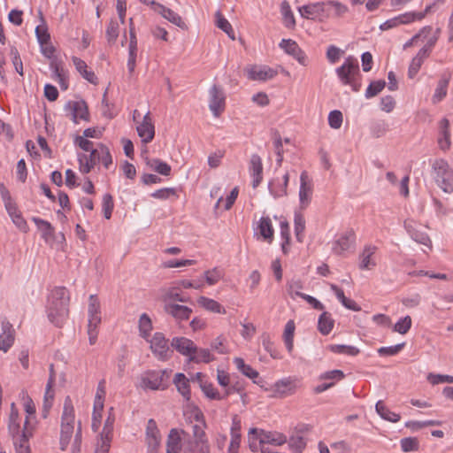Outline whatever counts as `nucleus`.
Listing matches in <instances>:
<instances>
[{
  "label": "nucleus",
  "instance_id": "nucleus-1",
  "mask_svg": "<svg viewBox=\"0 0 453 453\" xmlns=\"http://www.w3.org/2000/svg\"><path fill=\"white\" fill-rule=\"evenodd\" d=\"M69 300V292L65 287L55 288L48 298V318L58 327H61L68 318Z\"/></svg>",
  "mask_w": 453,
  "mask_h": 453
},
{
  "label": "nucleus",
  "instance_id": "nucleus-2",
  "mask_svg": "<svg viewBox=\"0 0 453 453\" xmlns=\"http://www.w3.org/2000/svg\"><path fill=\"white\" fill-rule=\"evenodd\" d=\"M335 72L342 85L350 86L354 92L360 90V70L356 58L348 57L343 64L336 68Z\"/></svg>",
  "mask_w": 453,
  "mask_h": 453
},
{
  "label": "nucleus",
  "instance_id": "nucleus-3",
  "mask_svg": "<svg viewBox=\"0 0 453 453\" xmlns=\"http://www.w3.org/2000/svg\"><path fill=\"white\" fill-rule=\"evenodd\" d=\"M74 408L70 396H66L64 401L63 413L61 416L60 430V449L65 450L74 429Z\"/></svg>",
  "mask_w": 453,
  "mask_h": 453
},
{
  "label": "nucleus",
  "instance_id": "nucleus-4",
  "mask_svg": "<svg viewBox=\"0 0 453 453\" xmlns=\"http://www.w3.org/2000/svg\"><path fill=\"white\" fill-rule=\"evenodd\" d=\"M433 177L436 184L445 193L453 192V171L447 161L437 159L432 165Z\"/></svg>",
  "mask_w": 453,
  "mask_h": 453
},
{
  "label": "nucleus",
  "instance_id": "nucleus-5",
  "mask_svg": "<svg viewBox=\"0 0 453 453\" xmlns=\"http://www.w3.org/2000/svg\"><path fill=\"white\" fill-rule=\"evenodd\" d=\"M443 4V0H435L433 4L426 6L424 12H406L392 19L387 20L385 23L381 25L380 27L381 29H388L399 24H408L414 20H420L424 19L426 14L435 12Z\"/></svg>",
  "mask_w": 453,
  "mask_h": 453
},
{
  "label": "nucleus",
  "instance_id": "nucleus-6",
  "mask_svg": "<svg viewBox=\"0 0 453 453\" xmlns=\"http://www.w3.org/2000/svg\"><path fill=\"white\" fill-rule=\"evenodd\" d=\"M150 349L160 361L170 359L173 353V349L169 347L168 340L159 332L155 333L150 340Z\"/></svg>",
  "mask_w": 453,
  "mask_h": 453
},
{
  "label": "nucleus",
  "instance_id": "nucleus-7",
  "mask_svg": "<svg viewBox=\"0 0 453 453\" xmlns=\"http://www.w3.org/2000/svg\"><path fill=\"white\" fill-rule=\"evenodd\" d=\"M65 115L75 124L81 120L89 121L88 104L84 100L68 101L65 105Z\"/></svg>",
  "mask_w": 453,
  "mask_h": 453
},
{
  "label": "nucleus",
  "instance_id": "nucleus-8",
  "mask_svg": "<svg viewBox=\"0 0 453 453\" xmlns=\"http://www.w3.org/2000/svg\"><path fill=\"white\" fill-rule=\"evenodd\" d=\"M145 441L148 453H157L161 445V434L156 421L150 418L145 431Z\"/></svg>",
  "mask_w": 453,
  "mask_h": 453
},
{
  "label": "nucleus",
  "instance_id": "nucleus-9",
  "mask_svg": "<svg viewBox=\"0 0 453 453\" xmlns=\"http://www.w3.org/2000/svg\"><path fill=\"white\" fill-rule=\"evenodd\" d=\"M301 16L313 20H323L326 15V3H314L299 8Z\"/></svg>",
  "mask_w": 453,
  "mask_h": 453
},
{
  "label": "nucleus",
  "instance_id": "nucleus-10",
  "mask_svg": "<svg viewBox=\"0 0 453 453\" xmlns=\"http://www.w3.org/2000/svg\"><path fill=\"white\" fill-rule=\"evenodd\" d=\"M165 375V371H148L141 377V387L151 390L164 389L162 385Z\"/></svg>",
  "mask_w": 453,
  "mask_h": 453
},
{
  "label": "nucleus",
  "instance_id": "nucleus-11",
  "mask_svg": "<svg viewBox=\"0 0 453 453\" xmlns=\"http://www.w3.org/2000/svg\"><path fill=\"white\" fill-rule=\"evenodd\" d=\"M313 192V185L309 179L307 173L304 171L300 176L299 200L303 209L306 208L311 201Z\"/></svg>",
  "mask_w": 453,
  "mask_h": 453
},
{
  "label": "nucleus",
  "instance_id": "nucleus-12",
  "mask_svg": "<svg viewBox=\"0 0 453 453\" xmlns=\"http://www.w3.org/2000/svg\"><path fill=\"white\" fill-rule=\"evenodd\" d=\"M210 110L215 117H219L225 109V96L216 85L210 89Z\"/></svg>",
  "mask_w": 453,
  "mask_h": 453
},
{
  "label": "nucleus",
  "instance_id": "nucleus-13",
  "mask_svg": "<svg viewBox=\"0 0 453 453\" xmlns=\"http://www.w3.org/2000/svg\"><path fill=\"white\" fill-rule=\"evenodd\" d=\"M33 436V431L28 426V418L24 423L21 435L13 438L16 453H31L28 444L29 439Z\"/></svg>",
  "mask_w": 453,
  "mask_h": 453
},
{
  "label": "nucleus",
  "instance_id": "nucleus-14",
  "mask_svg": "<svg viewBox=\"0 0 453 453\" xmlns=\"http://www.w3.org/2000/svg\"><path fill=\"white\" fill-rule=\"evenodd\" d=\"M279 46L288 55L296 58L302 65H306V55L298 46L296 42L291 39H282Z\"/></svg>",
  "mask_w": 453,
  "mask_h": 453
},
{
  "label": "nucleus",
  "instance_id": "nucleus-15",
  "mask_svg": "<svg viewBox=\"0 0 453 453\" xmlns=\"http://www.w3.org/2000/svg\"><path fill=\"white\" fill-rule=\"evenodd\" d=\"M136 130L143 143H149L153 140L155 127L151 121L150 112L144 115L142 122L137 126Z\"/></svg>",
  "mask_w": 453,
  "mask_h": 453
},
{
  "label": "nucleus",
  "instance_id": "nucleus-16",
  "mask_svg": "<svg viewBox=\"0 0 453 453\" xmlns=\"http://www.w3.org/2000/svg\"><path fill=\"white\" fill-rule=\"evenodd\" d=\"M171 347L182 356L188 357V360H190L192 354L196 350V346L194 342L186 337L173 338Z\"/></svg>",
  "mask_w": 453,
  "mask_h": 453
},
{
  "label": "nucleus",
  "instance_id": "nucleus-17",
  "mask_svg": "<svg viewBox=\"0 0 453 453\" xmlns=\"http://www.w3.org/2000/svg\"><path fill=\"white\" fill-rule=\"evenodd\" d=\"M403 226L412 240L425 246L431 247V240L429 236L427 234L418 229V225L414 220L406 219Z\"/></svg>",
  "mask_w": 453,
  "mask_h": 453
},
{
  "label": "nucleus",
  "instance_id": "nucleus-18",
  "mask_svg": "<svg viewBox=\"0 0 453 453\" xmlns=\"http://www.w3.org/2000/svg\"><path fill=\"white\" fill-rule=\"evenodd\" d=\"M248 78L251 81H267L276 76L277 72L267 66L251 65L247 68Z\"/></svg>",
  "mask_w": 453,
  "mask_h": 453
},
{
  "label": "nucleus",
  "instance_id": "nucleus-19",
  "mask_svg": "<svg viewBox=\"0 0 453 453\" xmlns=\"http://www.w3.org/2000/svg\"><path fill=\"white\" fill-rule=\"evenodd\" d=\"M356 240V234L353 229L346 231L339 239H337L333 245V251L341 255L344 251L350 249Z\"/></svg>",
  "mask_w": 453,
  "mask_h": 453
},
{
  "label": "nucleus",
  "instance_id": "nucleus-20",
  "mask_svg": "<svg viewBox=\"0 0 453 453\" xmlns=\"http://www.w3.org/2000/svg\"><path fill=\"white\" fill-rule=\"evenodd\" d=\"M250 173L252 177V187L256 188L263 180L262 159L257 154H253L250 157Z\"/></svg>",
  "mask_w": 453,
  "mask_h": 453
},
{
  "label": "nucleus",
  "instance_id": "nucleus-21",
  "mask_svg": "<svg viewBox=\"0 0 453 453\" xmlns=\"http://www.w3.org/2000/svg\"><path fill=\"white\" fill-rule=\"evenodd\" d=\"M14 330L12 325L7 321H2V334H0V350L6 352L13 344Z\"/></svg>",
  "mask_w": 453,
  "mask_h": 453
},
{
  "label": "nucleus",
  "instance_id": "nucleus-22",
  "mask_svg": "<svg viewBox=\"0 0 453 453\" xmlns=\"http://www.w3.org/2000/svg\"><path fill=\"white\" fill-rule=\"evenodd\" d=\"M164 310L177 320H187L192 313V310L188 306L176 303H165Z\"/></svg>",
  "mask_w": 453,
  "mask_h": 453
},
{
  "label": "nucleus",
  "instance_id": "nucleus-23",
  "mask_svg": "<svg viewBox=\"0 0 453 453\" xmlns=\"http://www.w3.org/2000/svg\"><path fill=\"white\" fill-rule=\"evenodd\" d=\"M180 431L177 428H172L168 434L166 440V453H180L181 449V437Z\"/></svg>",
  "mask_w": 453,
  "mask_h": 453
},
{
  "label": "nucleus",
  "instance_id": "nucleus-24",
  "mask_svg": "<svg viewBox=\"0 0 453 453\" xmlns=\"http://www.w3.org/2000/svg\"><path fill=\"white\" fill-rule=\"evenodd\" d=\"M289 180V174L286 173L282 177V182L275 179L269 182V190L273 197H282L287 196V187Z\"/></svg>",
  "mask_w": 453,
  "mask_h": 453
},
{
  "label": "nucleus",
  "instance_id": "nucleus-25",
  "mask_svg": "<svg viewBox=\"0 0 453 453\" xmlns=\"http://www.w3.org/2000/svg\"><path fill=\"white\" fill-rule=\"evenodd\" d=\"M257 229L265 241L269 243L273 242L274 230L269 217H262L258 221Z\"/></svg>",
  "mask_w": 453,
  "mask_h": 453
},
{
  "label": "nucleus",
  "instance_id": "nucleus-26",
  "mask_svg": "<svg viewBox=\"0 0 453 453\" xmlns=\"http://www.w3.org/2000/svg\"><path fill=\"white\" fill-rule=\"evenodd\" d=\"M8 431H9V434L12 436V438L21 435L19 411L16 408L14 403H12L11 404V411H10L9 422H8Z\"/></svg>",
  "mask_w": 453,
  "mask_h": 453
},
{
  "label": "nucleus",
  "instance_id": "nucleus-27",
  "mask_svg": "<svg viewBox=\"0 0 453 453\" xmlns=\"http://www.w3.org/2000/svg\"><path fill=\"white\" fill-rule=\"evenodd\" d=\"M153 5H155L154 10L160 13L165 19H168L173 24L181 27L184 23L182 21L181 17L174 12L173 10L160 4H157L155 2L151 3Z\"/></svg>",
  "mask_w": 453,
  "mask_h": 453
},
{
  "label": "nucleus",
  "instance_id": "nucleus-28",
  "mask_svg": "<svg viewBox=\"0 0 453 453\" xmlns=\"http://www.w3.org/2000/svg\"><path fill=\"white\" fill-rule=\"evenodd\" d=\"M88 319L92 324L101 323L100 302L96 295H90L88 298Z\"/></svg>",
  "mask_w": 453,
  "mask_h": 453
},
{
  "label": "nucleus",
  "instance_id": "nucleus-29",
  "mask_svg": "<svg viewBox=\"0 0 453 453\" xmlns=\"http://www.w3.org/2000/svg\"><path fill=\"white\" fill-rule=\"evenodd\" d=\"M180 288V287L177 285L176 287H171L162 290L161 299L165 304L171 303L170 301H178L181 303L189 301L188 297H185L179 293Z\"/></svg>",
  "mask_w": 453,
  "mask_h": 453
},
{
  "label": "nucleus",
  "instance_id": "nucleus-30",
  "mask_svg": "<svg viewBox=\"0 0 453 453\" xmlns=\"http://www.w3.org/2000/svg\"><path fill=\"white\" fill-rule=\"evenodd\" d=\"M173 383L179 393L185 398V400L189 401L191 394L188 379L183 373L179 372L175 374Z\"/></svg>",
  "mask_w": 453,
  "mask_h": 453
},
{
  "label": "nucleus",
  "instance_id": "nucleus-31",
  "mask_svg": "<svg viewBox=\"0 0 453 453\" xmlns=\"http://www.w3.org/2000/svg\"><path fill=\"white\" fill-rule=\"evenodd\" d=\"M438 143L441 150H446L450 146L449 122L444 118L440 121V136Z\"/></svg>",
  "mask_w": 453,
  "mask_h": 453
},
{
  "label": "nucleus",
  "instance_id": "nucleus-32",
  "mask_svg": "<svg viewBox=\"0 0 453 453\" xmlns=\"http://www.w3.org/2000/svg\"><path fill=\"white\" fill-rule=\"evenodd\" d=\"M429 56L426 55V50H419L417 55L412 58L409 69H408V77L410 79H413L417 73H418L421 65H423L424 61L428 58Z\"/></svg>",
  "mask_w": 453,
  "mask_h": 453
},
{
  "label": "nucleus",
  "instance_id": "nucleus-33",
  "mask_svg": "<svg viewBox=\"0 0 453 453\" xmlns=\"http://www.w3.org/2000/svg\"><path fill=\"white\" fill-rule=\"evenodd\" d=\"M376 249L377 248L375 246H366L360 255V269L371 270L376 265L375 261L372 259V256L375 253Z\"/></svg>",
  "mask_w": 453,
  "mask_h": 453
},
{
  "label": "nucleus",
  "instance_id": "nucleus-34",
  "mask_svg": "<svg viewBox=\"0 0 453 453\" xmlns=\"http://www.w3.org/2000/svg\"><path fill=\"white\" fill-rule=\"evenodd\" d=\"M73 63L76 68V70L81 74V76L86 79L90 83L96 84L97 78L94 72L87 70V64L81 59L80 58L73 57Z\"/></svg>",
  "mask_w": 453,
  "mask_h": 453
},
{
  "label": "nucleus",
  "instance_id": "nucleus-35",
  "mask_svg": "<svg viewBox=\"0 0 453 453\" xmlns=\"http://www.w3.org/2000/svg\"><path fill=\"white\" fill-rule=\"evenodd\" d=\"M334 325V320L332 318V315L324 311L320 314L318 321V330L323 335H327L333 330Z\"/></svg>",
  "mask_w": 453,
  "mask_h": 453
},
{
  "label": "nucleus",
  "instance_id": "nucleus-36",
  "mask_svg": "<svg viewBox=\"0 0 453 453\" xmlns=\"http://www.w3.org/2000/svg\"><path fill=\"white\" fill-rule=\"evenodd\" d=\"M33 221L42 232V237L46 242L52 241L54 239L55 230L50 222L35 217L33 218Z\"/></svg>",
  "mask_w": 453,
  "mask_h": 453
},
{
  "label": "nucleus",
  "instance_id": "nucleus-37",
  "mask_svg": "<svg viewBox=\"0 0 453 453\" xmlns=\"http://www.w3.org/2000/svg\"><path fill=\"white\" fill-rule=\"evenodd\" d=\"M197 303L201 307L204 308L205 310H207L209 311L219 313V314L226 313L225 308L219 303H218L217 301H215L213 299H211V298H208L205 296H200L197 299Z\"/></svg>",
  "mask_w": 453,
  "mask_h": 453
},
{
  "label": "nucleus",
  "instance_id": "nucleus-38",
  "mask_svg": "<svg viewBox=\"0 0 453 453\" xmlns=\"http://www.w3.org/2000/svg\"><path fill=\"white\" fill-rule=\"evenodd\" d=\"M52 379L48 380L47 385H46V390L44 394V399H43V404H42V417L46 418L48 417V414L50 412V410L51 409L53 405L54 401V391L52 389Z\"/></svg>",
  "mask_w": 453,
  "mask_h": 453
},
{
  "label": "nucleus",
  "instance_id": "nucleus-39",
  "mask_svg": "<svg viewBox=\"0 0 453 453\" xmlns=\"http://www.w3.org/2000/svg\"><path fill=\"white\" fill-rule=\"evenodd\" d=\"M241 419L237 415H234L232 418L231 426V441L230 445L232 448H239L241 442Z\"/></svg>",
  "mask_w": 453,
  "mask_h": 453
},
{
  "label": "nucleus",
  "instance_id": "nucleus-40",
  "mask_svg": "<svg viewBox=\"0 0 453 453\" xmlns=\"http://www.w3.org/2000/svg\"><path fill=\"white\" fill-rule=\"evenodd\" d=\"M377 413L385 420L395 423L400 420V415L391 411L382 401L377 402L375 405Z\"/></svg>",
  "mask_w": 453,
  "mask_h": 453
},
{
  "label": "nucleus",
  "instance_id": "nucleus-41",
  "mask_svg": "<svg viewBox=\"0 0 453 453\" xmlns=\"http://www.w3.org/2000/svg\"><path fill=\"white\" fill-rule=\"evenodd\" d=\"M262 437L260 443H270L273 445H282L287 441L284 434L280 433L264 432L261 431Z\"/></svg>",
  "mask_w": 453,
  "mask_h": 453
},
{
  "label": "nucleus",
  "instance_id": "nucleus-42",
  "mask_svg": "<svg viewBox=\"0 0 453 453\" xmlns=\"http://www.w3.org/2000/svg\"><path fill=\"white\" fill-rule=\"evenodd\" d=\"M295 322L293 320H288L285 326L284 333H283V341L285 342L286 348L288 353H292L294 349V334H295Z\"/></svg>",
  "mask_w": 453,
  "mask_h": 453
},
{
  "label": "nucleus",
  "instance_id": "nucleus-43",
  "mask_svg": "<svg viewBox=\"0 0 453 453\" xmlns=\"http://www.w3.org/2000/svg\"><path fill=\"white\" fill-rule=\"evenodd\" d=\"M449 79H450V76H448V77L443 76L439 81L437 88L433 96V102L434 104L441 101L446 96Z\"/></svg>",
  "mask_w": 453,
  "mask_h": 453
},
{
  "label": "nucleus",
  "instance_id": "nucleus-44",
  "mask_svg": "<svg viewBox=\"0 0 453 453\" xmlns=\"http://www.w3.org/2000/svg\"><path fill=\"white\" fill-rule=\"evenodd\" d=\"M294 225L296 238L297 242H303L304 238L305 219L302 213H295Z\"/></svg>",
  "mask_w": 453,
  "mask_h": 453
},
{
  "label": "nucleus",
  "instance_id": "nucleus-45",
  "mask_svg": "<svg viewBox=\"0 0 453 453\" xmlns=\"http://www.w3.org/2000/svg\"><path fill=\"white\" fill-rule=\"evenodd\" d=\"M234 363L237 369L248 378L254 380L258 377V372L250 365H246L242 357H235Z\"/></svg>",
  "mask_w": 453,
  "mask_h": 453
},
{
  "label": "nucleus",
  "instance_id": "nucleus-46",
  "mask_svg": "<svg viewBox=\"0 0 453 453\" xmlns=\"http://www.w3.org/2000/svg\"><path fill=\"white\" fill-rule=\"evenodd\" d=\"M216 25L219 28L224 31L232 40H234V31L232 25L221 14L220 12H216Z\"/></svg>",
  "mask_w": 453,
  "mask_h": 453
},
{
  "label": "nucleus",
  "instance_id": "nucleus-47",
  "mask_svg": "<svg viewBox=\"0 0 453 453\" xmlns=\"http://www.w3.org/2000/svg\"><path fill=\"white\" fill-rule=\"evenodd\" d=\"M213 360V357L208 349H197L194 354H192L190 360L194 363H210Z\"/></svg>",
  "mask_w": 453,
  "mask_h": 453
},
{
  "label": "nucleus",
  "instance_id": "nucleus-48",
  "mask_svg": "<svg viewBox=\"0 0 453 453\" xmlns=\"http://www.w3.org/2000/svg\"><path fill=\"white\" fill-rule=\"evenodd\" d=\"M114 422H115V417H114V414H113V408H111L109 410L108 418H106V420L104 422V426L103 431L100 434V437H102V438L106 437V438H109V439L112 438V432H113Z\"/></svg>",
  "mask_w": 453,
  "mask_h": 453
},
{
  "label": "nucleus",
  "instance_id": "nucleus-49",
  "mask_svg": "<svg viewBox=\"0 0 453 453\" xmlns=\"http://www.w3.org/2000/svg\"><path fill=\"white\" fill-rule=\"evenodd\" d=\"M328 349L336 354H345L349 356H357L359 353V349L354 346L334 344L329 345Z\"/></svg>",
  "mask_w": 453,
  "mask_h": 453
},
{
  "label": "nucleus",
  "instance_id": "nucleus-50",
  "mask_svg": "<svg viewBox=\"0 0 453 453\" xmlns=\"http://www.w3.org/2000/svg\"><path fill=\"white\" fill-rule=\"evenodd\" d=\"M201 389L206 397L211 400H221L223 397L214 388L213 384L207 381H201Z\"/></svg>",
  "mask_w": 453,
  "mask_h": 453
},
{
  "label": "nucleus",
  "instance_id": "nucleus-51",
  "mask_svg": "<svg viewBox=\"0 0 453 453\" xmlns=\"http://www.w3.org/2000/svg\"><path fill=\"white\" fill-rule=\"evenodd\" d=\"M186 453H211L208 441H194Z\"/></svg>",
  "mask_w": 453,
  "mask_h": 453
},
{
  "label": "nucleus",
  "instance_id": "nucleus-52",
  "mask_svg": "<svg viewBox=\"0 0 453 453\" xmlns=\"http://www.w3.org/2000/svg\"><path fill=\"white\" fill-rule=\"evenodd\" d=\"M401 449L403 452L417 451L419 449V441L416 437H405L400 441Z\"/></svg>",
  "mask_w": 453,
  "mask_h": 453
},
{
  "label": "nucleus",
  "instance_id": "nucleus-53",
  "mask_svg": "<svg viewBox=\"0 0 453 453\" xmlns=\"http://www.w3.org/2000/svg\"><path fill=\"white\" fill-rule=\"evenodd\" d=\"M386 82L383 80L372 81L365 91V97L372 98L376 96L385 88Z\"/></svg>",
  "mask_w": 453,
  "mask_h": 453
},
{
  "label": "nucleus",
  "instance_id": "nucleus-54",
  "mask_svg": "<svg viewBox=\"0 0 453 453\" xmlns=\"http://www.w3.org/2000/svg\"><path fill=\"white\" fill-rule=\"evenodd\" d=\"M139 329L141 335L146 338L152 330L151 319L146 313H142L139 319Z\"/></svg>",
  "mask_w": 453,
  "mask_h": 453
},
{
  "label": "nucleus",
  "instance_id": "nucleus-55",
  "mask_svg": "<svg viewBox=\"0 0 453 453\" xmlns=\"http://www.w3.org/2000/svg\"><path fill=\"white\" fill-rule=\"evenodd\" d=\"M102 208L104 216L106 219H110L114 208V202L111 194H104L102 201Z\"/></svg>",
  "mask_w": 453,
  "mask_h": 453
},
{
  "label": "nucleus",
  "instance_id": "nucleus-56",
  "mask_svg": "<svg viewBox=\"0 0 453 453\" xmlns=\"http://www.w3.org/2000/svg\"><path fill=\"white\" fill-rule=\"evenodd\" d=\"M119 25L116 19H111L106 29V37L110 43H114L119 36Z\"/></svg>",
  "mask_w": 453,
  "mask_h": 453
},
{
  "label": "nucleus",
  "instance_id": "nucleus-57",
  "mask_svg": "<svg viewBox=\"0 0 453 453\" xmlns=\"http://www.w3.org/2000/svg\"><path fill=\"white\" fill-rule=\"evenodd\" d=\"M275 392L281 396L293 394V385L289 380H280L275 383Z\"/></svg>",
  "mask_w": 453,
  "mask_h": 453
},
{
  "label": "nucleus",
  "instance_id": "nucleus-58",
  "mask_svg": "<svg viewBox=\"0 0 453 453\" xmlns=\"http://www.w3.org/2000/svg\"><path fill=\"white\" fill-rule=\"evenodd\" d=\"M238 192L239 191H238L237 188H233L232 191L230 192V194L226 196V198L225 200L222 197H220L217 201L215 207L219 208L220 206L221 203H224V209L226 211L229 210L234 203V202L237 198V196H238Z\"/></svg>",
  "mask_w": 453,
  "mask_h": 453
},
{
  "label": "nucleus",
  "instance_id": "nucleus-59",
  "mask_svg": "<svg viewBox=\"0 0 453 453\" xmlns=\"http://www.w3.org/2000/svg\"><path fill=\"white\" fill-rule=\"evenodd\" d=\"M347 7L339 2H327L326 3V15L329 16L334 13L336 16H341L347 12Z\"/></svg>",
  "mask_w": 453,
  "mask_h": 453
},
{
  "label": "nucleus",
  "instance_id": "nucleus-60",
  "mask_svg": "<svg viewBox=\"0 0 453 453\" xmlns=\"http://www.w3.org/2000/svg\"><path fill=\"white\" fill-rule=\"evenodd\" d=\"M288 445L293 453H301L306 446V441L303 436L296 435L289 439Z\"/></svg>",
  "mask_w": 453,
  "mask_h": 453
},
{
  "label": "nucleus",
  "instance_id": "nucleus-61",
  "mask_svg": "<svg viewBox=\"0 0 453 453\" xmlns=\"http://www.w3.org/2000/svg\"><path fill=\"white\" fill-rule=\"evenodd\" d=\"M99 157H100V162L103 163L104 166L108 169L109 166L112 164V157L110 152L109 148L103 144L99 143Z\"/></svg>",
  "mask_w": 453,
  "mask_h": 453
},
{
  "label": "nucleus",
  "instance_id": "nucleus-62",
  "mask_svg": "<svg viewBox=\"0 0 453 453\" xmlns=\"http://www.w3.org/2000/svg\"><path fill=\"white\" fill-rule=\"evenodd\" d=\"M411 326V318L407 315L395 324L394 331H395L401 334H404L410 330Z\"/></svg>",
  "mask_w": 453,
  "mask_h": 453
},
{
  "label": "nucleus",
  "instance_id": "nucleus-63",
  "mask_svg": "<svg viewBox=\"0 0 453 453\" xmlns=\"http://www.w3.org/2000/svg\"><path fill=\"white\" fill-rule=\"evenodd\" d=\"M328 124L334 129L340 128L342 124V113L338 110L330 111L328 115Z\"/></svg>",
  "mask_w": 453,
  "mask_h": 453
},
{
  "label": "nucleus",
  "instance_id": "nucleus-64",
  "mask_svg": "<svg viewBox=\"0 0 453 453\" xmlns=\"http://www.w3.org/2000/svg\"><path fill=\"white\" fill-rule=\"evenodd\" d=\"M10 54L12 56V60L15 70L19 75L23 76V64L17 48L12 47Z\"/></svg>",
  "mask_w": 453,
  "mask_h": 453
}]
</instances>
